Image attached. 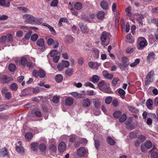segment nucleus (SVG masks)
Segmentation results:
<instances>
[{
	"instance_id": "nucleus-1",
	"label": "nucleus",
	"mask_w": 158,
	"mask_h": 158,
	"mask_svg": "<svg viewBox=\"0 0 158 158\" xmlns=\"http://www.w3.org/2000/svg\"><path fill=\"white\" fill-rule=\"evenodd\" d=\"M20 63L23 67L26 65L29 68H32L34 66V64L31 62L30 57L28 56L22 57L20 60Z\"/></svg>"
},
{
	"instance_id": "nucleus-2",
	"label": "nucleus",
	"mask_w": 158,
	"mask_h": 158,
	"mask_svg": "<svg viewBox=\"0 0 158 158\" xmlns=\"http://www.w3.org/2000/svg\"><path fill=\"white\" fill-rule=\"evenodd\" d=\"M32 74L35 77H39L40 78H43L46 76L44 71L42 69H39L38 70L36 69L33 70Z\"/></svg>"
},
{
	"instance_id": "nucleus-3",
	"label": "nucleus",
	"mask_w": 158,
	"mask_h": 158,
	"mask_svg": "<svg viewBox=\"0 0 158 158\" xmlns=\"http://www.w3.org/2000/svg\"><path fill=\"white\" fill-rule=\"evenodd\" d=\"M154 76V72L151 70L146 76L145 77V85H148L153 81V77Z\"/></svg>"
},
{
	"instance_id": "nucleus-4",
	"label": "nucleus",
	"mask_w": 158,
	"mask_h": 158,
	"mask_svg": "<svg viewBox=\"0 0 158 158\" xmlns=\"http://www.w3.org/2000/svg\"><path fill=\"white\" fill-rule=\"evenodd\" d=\"M23 19L25 20V22L27 23L32 24L34 23L35 17L29 14H25L23 16Z\"/></svg>"
},
{
	"instance_id": "nucleus-5",
	"label": "nucleus",
	"mask_w": 158,
	"mask_h": 158,
	"mask_svg": "<svg viewBox=\"0 0 158 158\" xmlns=\"http://www.w3.org/2000/svg\"><path fill=\"white\" fill-rule=\"evenodd\" d=\"M110 33L106 32H103L101 36V40L102 44L104 45L105 42L107 41H109L110 39Z\"/></svg>"
},
{
	"instance_id": "nucleus-6",
	"label": "nucleus",
	"mask_w": 158,
	"mask_h": 158,
	"mask_svg": "<svg viewBox=\"0 0 158 158\" xmlns=\"http://www.w3.org/2000/svg\"><path fill=\"white\" fill-rule=\"evenodd\" d=\"M77 155L80 157H84L86 154V151L83 147H80L77 151Z\"/></svg>"
},
{
	"instance_id": "nucleus-7",
	"label": "nucleus",
	"mask_w": 158,
	"mask_h": 158,
	"mask_svg": "<svg viewBox=\"0 0 158 158\" xmlns=\"http://www.w3.org/2000/svg\"><path fill=\"white\" fill-rule=\"evenodd\" d=\"M79 25L82 33L87 34L88 32L89 31L87 27L82 22L80 23H79Z\"/></svg>"
},
{
	"instance_id": "nucleus-8",
	"label": "nucleus",
	"mask_w": 158,
	"mask_h": 158,
	"mask_svg": "<svg viewBox=\"0 0 158 158\" xmlns=\"http://www.w3.org/2000/svg\"><path fill=\"white\" fill-rule=\"evenodd\" d=\"M36 44L39 46L42 47L43 51L45 50V47L44 46V39H39L36 41Z\"/></svg>"
},
{
	"instance_id": "nucleus-9",
	"label": "nucleus",
	"mask_w": 158,
	"mask_h": 158,
	"mask_svg": "<svg viewBox=\"0 0 158 158\" xmlns=\"http://www.w3.org/2000/svg\"><path fill=\"white\" fill-rule=\"evenodd\" d=\"M0 78L3 83H8L10 81L12 80L11 77H8L5 75H0Z\"/></svg>"
},
{
	"instance_id": "nucleus-10",
	"label": "nucleus",
	"mask_w": 158,
	"mask_h": 158,
	"mask_svg": "<svg viewBox=\"0 0 158 158\" xmlns=\"http://www.w3.org/2000/svg\"><path fill=\"white\" fill-rule=\"evenodd\" d=\"M88 65L90 68L96 69H98L99 66V64L93 61L89 62L88 63Z\"/></svg>"
},
{
	"instance_id": "nucleus-11",
	"label": "nucleus",
	"mask_w": 158,
	"mask_h": 158,
	"mask_svg": "<svg viewBox=\"0 0 158 158\" xmlns=\"http://www.w3.org/2000/svg\"><path fill=\"white\" fill-rule=\"evenodd\" d=\"M101 100L100 99L96 98L93 100V103L97 109L99 108L101 106Z\"/></svg>"
},
{
	"instance_id": "nucleus-12",
	"label": "nucleus",
	"mask_w": 158,
	"mask_h": 158,
	"mask_svg": "<svg viewBox=\"0 0 158 158\" xmlns=\"http://www.w3.org/2000/svg\"><path fill=\"white\" fill-rule=\"evenodd\" d=\"M8 150L5 148L0 149V157H3L8 155Z\"/></svg>"
},
{
	"instance_id": "nucleus-13",
	"label": "nucleus",
	"mask_w": 158,
	"mask_h": 158,
	"mask_svg": "<svg viewBox=\"0 0 158 158\" xmlns=\"http://www.w3.org/2000/svg\"><path fill=\"white\" fill-rule=\"evenodd\" d=\"M74 100L72 97H69L66 98L65 100V104L67 106H72Z\"/></svg>"
},
{
	"instance_id": "nucleus-14",
	"label": "nucleus",
	"mask_w": 158,
	"mask_h": 158,
	"mask_svg": "<svg viewBox=\"0 0 158 158\" xmlns=\"http://www.w3.org/2000/svg\"><path fill=\"white\" fill-rule=\"evenodd\" d=\"M66 149V145L65 143L61 142L59 144L58 150L60 152H63Z\"/></svg>"
},
{
	"instance_id": "nucleus-15",
	"label": "nucleus",
	"mask_w": 158,
	"mask_h": 158,
	"mask_svg": "<svg viewBox=\"0 0 158 158\" xmlns=\"http://www.w3.org/2000/svg\"><path fill=\"white\" fill-rule=\"evenodd\" d=\"M147 45V42L145 39L144 40H141L139 42V46L138 47V48L140 50H141Z\"/></svg>"
},
{
	"instance_id": "nucleus-16",
	"label": "nucleus",
	"mask_w": 158,
	"mask_h": 158,
	"mask_svg": "<svg viewBox=\"0 0 158 158\" xmlns=\"http://www.w3.org/2000/svg\"><path fill=\"white\" fill-rule=\"evenodd\" d=\"M90 102L88 98H86L83 100L82 106L85 107H89L90 106Z\"/></svg>"
},
{
	"instance_id": "nucleus-17",
	"label": "nucleus",
	"mask_w": 158,
	"mask_h": 158,
	"mask_svg": "<svg viewBox=\"0 0 158 158\" xmlns=\"http://www.w3.org/2000/svg\"><path fill=\"white\" fill-rule=\"evenodd\" d=\"M155 56V54L153 52H150L148 56L147 60L149 62H151L153 60Z\"/></svg>"
},
{
	"instance_id": "nucleus-18",
	"label": "nucleus",
	"mask_w": 158,
	"mask_h": 158,
	"mask_svg": "<svg viewBox=\"0 0 158 158\" xmlns=\"http://www.w3.org/2000/svg\"><path fill=\"white\" fill-rule=\"evenodd\" d=\"M0 5L4 7H9L10 6V2L7 0H0Z\"/></svg>"
},
{
	"instance_id": "nucleus-19",
	"label": "nucleus",
	"mask_w": 158,
	"mask_h": 158,
	"mask_svg": "<svg viewBox=\"0 0 158 158\" xmlns=\"http://www.w3.org/2000/svg\"><path fill=\"white\" fill-rule=\"evenodd\" d=\"M100 6L104 10L108 9L109 5L107 2L106 1H102L100 3Z\"/></svg>"
},
{
	"instance_id": "nucleus-20",
	"label": "nucleus",
	"mask_w": 158,
	"mask_h": 158,
	"mask_svg": "<svg viewBox=\"0 0 158 158\" xmlns=\"http://www.w3.org/2000/svg\"><path fill=\"white\" fill-rule=\"evenodd\" d=\"M99 80V77L97 75H93V76L89 79V81L94 83L98 82Z\"/></svg>"
},
{
	"instance_id": "nucleus-21",
	"label": "nucleus",
	"mask_w": 158,
	"mask_h": 158,
	"mask_svg": "<svg viewBox=\"0 0 158 158\" xmlns=\"http://www.w3.org/2000/svg\"><path fill=\"white\" fill-rule=\"evenodd\" d=\"M108 85H109V84L103 81H102L100 82H99L98 83V86L100 89H101V88L102 87H104Z\"/></svg>"
},
{
	"instance_id": "nucleus-22",
	"label": "nucleus",
	"mask_w": 158,
	"mask_h": 158,
	"mask_svg": "<svg viewBox=\"0 0 158 158\" xmlns=\"http://www.w3.org/2000/svg\"><path fill=\"white\" fill-rule=\"evenodd\" d=\"M107 141L110 145H114L115 144V141L110 136H108L107 138Z\"/></svg>"
},
{
	"instance_id": "nucleus-23",
	"label": "nucleus",
	"mask_w": 158,
	"mask_h": 158,
	"mask_svg": "<svg viewBox=\"0 0 158 158\" xmlns=\"http://www.w3.org/2000/svg\"><path fill=\"white\" fill-rule=\"evenodd\" d=\"M105 16V13L102 11H99L97 14V17L98 19H102Z\"/></svg>"
},
{
	"instance_id": "nucleus-24",
	"label": "nucleus",
	"mask_w": 158,
	"mask_h": 158,
	"mask_svg": "<svg viewBox=\"0 0 158 158\" xmlns=\"http://www.w3.org/2000/svg\"><path fill=\"white\" fill-rule=\"evenodd\" d=\"M73 68H69L66 69L65 71L66 75L68 76H70L73 74Z\"/></svg>"
},
{
	"instance_id": "nucleus-25",
	"label": "nucleus",
	"mask_w": 158,
	"mask_h": 158,
	"mask_svg": "<svg viewBox=\"0 0 158 158\" xmlns=\"http://www.w3.org/2000/svg\"><path fill=\"white\" fill-rule=\"evenodd\" d=\"M16 151L19 153L23 155L24 153V150L23 147L21 146H16Z\"/></svg>"
},
{
	"instance_id": "nucleus-26",
	"label": "nucleus",
	"mask_w": 158,
	"mask_h": 158,
	"mask_svg": "<svg viewBox=\"0 0 158 158\" xmlns=\"http://www.w3.org/2000/svg\"><path fill=\"white\" fill-rule=\"evenodd\" d=\"M38 148V143L36 142L34 143L31 144V148L33 151L37 150Z\"/></svg>"
},
{
	"instance_id": "nucleus-27",
	"label": "nucleus",
	"mask_w": 158,
	"mask_h": 158,
	"mask_svg": "<svg viewBox=\"0 0 158 158\" xmlns=\"http://www.w3.org/2000/svg\"><path fill=\"white\" fill-rule=\"evenodd\" d=\"M18 88L17 85L15 83L11 84L10 86V89L12 91H16L17 90Z\"/></svg>"
},
{
	"instance_id": "nucleus-28",
	"label": "nucleus",
	"mask_w": 158,
	"mask_h": 158,
	"mask_svg": "<svg viewBox=\"0 0 158 158\" xmlns=\"http://www.w3.org/2000/svg\"><path fill=\"white\" fill-rule=\"evenodd\" d=\"M63 79V77L60 74L57 75L55 77V80L57 83L61 82Z\"/></svg>"
},
{
	"instance_id": "nucleus-29",
	"label": "nucleus",
	"mask_w": 158,
	"mask_h": 158,
	"mask_svg": "<svg viewBox=\"0 0 158 158\" xmlns=\"http://www.w3.org/2000/svg\"><path fill=\"white\" fill-rule=\"evenodd\" d=\"M128 108L129 110L132 112L137 114L139 112L138 110L133 106H128Z\"/></svg>"
},
{
	"instance_id": "nucleus-30",
	"label": "nucleus",
	"mask_w": 158,
	"mask_h": 158,
	"mask_svg": "<svg viewBox=\"0 0 158 158\" xmlns=\"http://www.w3.org/2000/svg\"><path fill=\"white\" fill-rule=\"evenodd\" d=\"M93 53L95 58L97 59L99 57V51L98 49H94L93 50Z\"/></svg>"
},
{
	"instance_id": "nucleus-31",
	"label": "nucleus",
	"mask_w": 158,
	"mask_h": 158,
	"mask_svg": "<svg viewBox=\"0 0 158 158\" xmlns=\"http://www.w3.org/2000/svg\"><path fill=\"white\" fill-rule=\"evenodd\" d=\"M122 115V112L121 111L118 110L115 112L113 114V116L115 118H118Z\"/></svg>"
},
{
	"instance_id": "nucleus-32",
	"label": "nucleus",
	"mask_w": 158,
	"mask_h": 158,
	"mask_svg": "<svg viewBox=\"0 0 158 158\" xmlns=\"http://www.w3.org/2000/svg\"><path fill=\"white\" fill-rule=\"evenodd\" d=\"M145 147L147 149H150L152 147V143L150 141H146L144 143Z\"/></svg>"
},
{
	"instance_id": "nucleus-33",
	"label": "nucleus",
	"mask_w": 158,
	"mask_h": 158,
	"mask_svg": "<svg viewBox=\"0 0 158 158\" xmlns=\"http://www.w3.org/2000/svg\"><path fill=\"white\" fill-rule=\"evenodd\" d=\"M74 7L75 9L77 10H80L82 7V5L81 3L79 2H77L75 3Z\"/></svg>"
},
{
	"instance_id": "nucleus-34",
	"label": "nucleus",
	"mask_w": 158,
	"mask_h": 158,
	"mask_svg": "<svg viewBox=\"0 0 158 158\" xmlns=\"http://www.w3.org/2000/svg\"><path fill=\"white\" fill-rule=\"evenodd\" d=\"M118 93L121 98L123 99H124L125 94V91L122 89H119L118 90Z\"/></svg>"
},
{
	"instance_id": "nucleus-35",
	"label": "nucleus",
	"mask_w": 158,
	"mask_h": 158,
	"mask_svg": "<svg viewBox=\"0 0 158 158\" xmlns=\"http://www.w3.org/2000/svg\"><path fill=\"white\" fill-rule=\"evenodd\" d=\"M6 36V40H7V42H12L13 41V37L11 34H8Z\"/></svg>"
},
{
	"instance_id": "nucleus-36",
	"label": "nucleus",
	"mask_w": 158,
	"mask_h": 158,
	"mask_svg": "<svg viewBox=\"0 0 158 158\" xmlns=\"http://www.w3.org/2000/svg\"><path fill=\"white\" fill-rule=\"evenodd\" d=\"M70 94L73 97L77 98H81L82 97L81 94L77 92H72L70 93Z\"/></svg>"
},
{
	"instance_id": "nucleus-37",
	"label": "nucleus",
	"mask_w": 158,
	"mask_h": 158,
	"mask_svg": "<svg viewBox=\"0 0 158 158\" xmlns=\"http://www.w3.org/2000/svg\"><path fill=\"white\" fill-rule=\"evenodd\" d=\"M49 151L50 152H55L56 151V147L53 144L51 145L49 147Z\"/></svg>"
},
{
	"instance_id": "nucleus-38",
	"label": "nucleus",
	"mask_w": 158,
	"mask_h": 158,
	"mask_svg": "<svg viewBox=\"0 0 158 158\" xmlns=\"http://www.w3.org/2000/svg\"><path fill=\"white\" fill-rule=\"evenodd\" d=\"M30 89L31 91H32V92L34 94H38L40 91V88L39 87H37L35 88H31Z\"/></svg>"
},
{
	"instance_id": "nucleus-39",
	"label": "nucleus",
	"mask_w": 158,
	"mask_h": 158,
	"mask_svg": "<svg viewBox=\"0 0 158 158\" xmlns=\"http://www.w3.org/2000/svg\"><path fill=\"white\" fill-rule=\"evenodd\" d=\"M34 23L39 25L42 22V19L41 18H35V17Z\"/></svg>"
},
{
	"instance_id": "nucleus-40",
	"label": "nucleus",
	"mask_w": 158,
	"mask_h": 158,
	"mask_svg": "<svg viewBox=\"0 0 158 158\" xmlns=\"http://www.w3.org/2000/svg\"><path fill=\"white\" fill-rule=\"evenodd\" d=\"M146 106L148 109H150L152 105V101L151 99H148L146 102Z\"/></svg>"
},
{
	"instance_id": "nucleus-41",
	"label": "nucleus",
	"mask_w": 158,
	"mask_h": 158,
	"mask_svg": "<svg viewBox=\"0 0 158 158\" xmlns=\"http://www.w3.org/2000/svg\"><path fill=\"white\" fill-rule=\"evenodd\" d=\"M137 139H138L141 142L143 143L146 139V137L143 135H140L138 136Z\"/></svg>"
},
{
	"instance_id": "nucleus-42",
	"label": "nucleus",
	"mask_w": 158,
	"mask_h": 158,
	"mask_svg": "<svg viewBox=\"0 0 158 158\" xmlns=\"http://www.w3.org/2000/svg\"><path fill=\"white\" fill-rule=\"evenodd\" d=\"M9 69L11 72L14 71L16 69V66L14 64H11L9 66Z\"/></svg>"
},
{
	"instance_id": "nucleus-43",
	"label": "nucleus",
	"mask_w": 158,
	"mask_h": 158,
	"mask_svg": "<svg viewBox=\"0 0 158 158\" xmlns=\"http://www.w3.org/2000/svg\"><path fill=\"white\" fill-rule=\"evenodd\" d=\"M33 136L32 134L30 132L27 133L25 135L26 139L28 140H31Z\"/></svg>"
},
{
	"instance_id": "nucleus-44",
	"label": "nucleus",
	"mask_w": 158,
	"mask_h": 158,
	"mask_svg": "<svg viewBox=\"0 0 158 158\" xmlns=\"http://www.w3.org/2000/svg\"><path fill=\"white\" fill-rule=\"evenodd\" d=\"M139 62L140 59H137L135 60L134 62L130 64V66L131 67H135L137 64L139 63Z\"/></svg>"
},
{
	"instance_id": "nucleus-45",
	"label": "nucleus",
	"mask_w": 158,
	"mask_h": 158,
	"mask_svg": "<svg viewBox=\"0 0 158 158\" xmlns=\"http://www.w3.org/2000/svg\"><path fill=\"white\" fill-rule=\"evenodd\" d=\"M112 100V98L110 96L107 97L105 99V103L108 104H110Z\"/></svg>"
},
{
	"instance_id": "nucleus-46",
	"label": "nucleus",
	"mask_w": 158,
	"mask_h": 158,
	"mask_svg": "<svg viewBox=\"0 0 158 158\" xmlns=\"http://www.w3.org/2000/svg\"><path fill=\"white\" fill-rule=\"evenodd\" d=\"M39 149L41 152H44L45 151L46 147L44 143H41L39 146Z\"/></svg>"
},
{
	"instance_id": "nucleus-47",
	"label": "nucleus",
	"mask_w": 158,
	"mask_h": 158,
	"mask_svg": "<svg viewBox=\"0 0 158 158\" xmlns=\"http://www.w3.org/2000/svg\"><path fill=\"white\" fill-rule=\"evenodd\" d=\"M127 118V116L125 114H123L121 117L119 119V122L122 123L124 122Z\"/></svg>"
},
{
	"instance_id": "nucleus-48",
	"label": "nucleus",
	"mask_w": 158,
	"mask_h": 158,
	"mask_svg": "<svg viewBox=\"0 0 158 158\" xmlns=\"http://www.w3.org/2000/svg\"><path fill=\"white\" fill-rule=\"evenodd\" d=\"M38 35L37 34H34L31 36V40L33 41H35L38 38Z\"/></svg>"
},
{
	"instance_id": "nucleus-49",
	"label": "nucleus",
	"mask_w": 158,
	"mask_h": 158,
	"mask_svg": "<svg viewBox=\"0 0 158 158\" xmlns=\"http://www.w3.org/2000/svg\"><path fill=\"white\" fill-rule=\"evenodd\" d=\"M94 146L97 149H98L100 145V142L97 139H94Z\"/></svg>"
},
{
	"instance_id": "nucleus-50",
	"label": "nucleus",
	"mask_w": 158,
	"mask_h": 158,
	"mask_svg": "<svg viewBox=\"0 0 158 158\" xmlns=\"http://www.w3.org/2000/svg\"><path fill=\"white\" fill-rule=\"evenodd\" d=\"M129 65V64H120L119 66L121 69L123 70L125 69V68L128 66Z\"/></svg>"
},
{
	"instance_id": "nucleus-51",
	"label": "nucleus",
	"mask_w": 158,
	"mask_h": 158,
	"mask_svg": "<svg viewBox=\"0 0 158 158\" xmlns=\"http://www.w3.org/2000/svg\"><path fill=\"white\" fill-rule=\"evenodd\" d=\"M109 85L106 86V88H104V91L106 93L109 94H111L112 93V91L111 90L109 86Z\"/></svg>"
},
{
	"instance_id": "nucleus-52",
	"label": "nucleus",
	"mask_w": 158,
	"mask_h": 158,
	"mask_svg": "<svg viewBox=\"0 0 158 158\" xmlns=\"http://www.w3.org/2000/svg\"><path fill=\"white\" fill-rule=\"evenodd\" d=\"M129 136L131 139H133L135 138L137 136V135L135 132L133 131L130 133Z\"/></svg>"
},
{
	"instance_id": "nucleus-53",
	"label": "nucleus",
	"mask_w": 158,
	"mask_h": 158,
	"mask_svg": "<svg viewBox=\"0 0 158 158\" xmlns=\"http://www.w3.org/2000/svg\"><path fill=\"white\" fill-rule=\"evenodd\" d=\"M58 54V51L56 50H53L50 52V54L51 56L53 57L55 55H56Z\"/></svg>"
},
{
	"instance_id": "nucleus-54",
	"label": "nucleus",
	"mask_w": 158,
	"mask_h": 158,
	"mask_svg": "<svg viewBox=\"0 0 158 158\" xmlns=\"http://www.w3.org/2000/svg\"><path fill=\"white\" fill-rule=\"evenodd\" d=\"M62 63L64 67H65V68H68L69 65V62L67 60H63L62 61Z\"/></svg>"
},
{
	"instance_id": "nucleus-55",
	"label": "nucleus",
	"mask_w": 158,
	"mask_h": 158,
	"mask_svg": "<svg viewBox=\"0 0 158 158\" xmlns=\"http://www.w3.org/2000/svg\"><path fill=\"white\" fill-rule=\"evenodd\" d=\"M151 158H158V153L157 152H153L151 155Z\"/></svg>"
},
{
	"instance_id": "nucleus-56",
	"label": "nucleus",
	"mask_w": 158,
	"mask_h": 158,
	"mask_svg": "<svg viewBox=\"0 0 158 158\" xmlns=\"http://www.w3.org/2000/svg\"><path fill=\"white\" fill-rule=\"evenodd\" d=\"M131 7L129 6L125 10L126 12L127 13V15L129 17H130L131 15Z\"/></svg>"
},
{
	"instance_id": "nucleus-57",
	"label": "nucleus",
	"mask_w": 158,
	"mask_h": 158,
	"mask_svg": "<svg viewBox=\"0 0 158 158\" xmlns=\"http://www.w3.org/2000/svg\"><path fill=\"white\" fill-rule=\"evenodd\" d=\"M64 68V67L61 63H59L58 64L57 66V68L59 71H61Z\"/></svg>"
},
{
	"instance_id": "nucleus-58",
	"label": "nucleus",
	"mask_w": 158,
	"mask_h": 158,
	"mask_svg": "<svg viewBox=\"0 0 158 158\" xmlns=\"http://www.w3.org/2000/svg\"><path fill=\"white\" fill-rule=\"evenodd\" d=\"M52 101L54 103H57L59 102V98L56 96H54Z\"/></svg>"
},
{
	"instance_id": "nucleus-59",
	"label": "nucleus",
	"mask_w": 158,
	"mask_h": 158,
	"mask_svg": "<svg viewBox=\"0 0 158 158\" xmlns=\"http://www.w3.org/2000/svg\"><path fill=\"white\" fill-rule=\"evenodd\" d=\"M35 114L38 117H40L42 115V114L40 111L37 109H36L35 110Z\"/></svg>"
},
{
	"instance_id": "nucleus-60",
	"label": "nucleus",
	"mask_w": 158,
	"mask_h": 158,
	"mask_svg": "<svg viewBox=\"0 0 158 158\" xmlns=\"http://www.w3.org/2000/svg\"><path fill=\"white\" fill-rule=\"evenodd\" d=\"M6 40V36H3L0 37V41L2 43H5Z\"/></svg>"
},
{
	"instance_id": "nucleus-61",
	"label": "nucleus",
	"mask_w": 158,
	"mask_h": 158,
	"mask_svg": "<svg viewBox=\"0 0 158 158\" xmlns=\"http://www.w3.org/2000/svg\"><path fill=\"white\" fill-rule=\"evenodd\" d=\"M32 33V31L31 30H29L28 32L26 33L25 38L26 39H29Z\"/></svg>"
},
{
	"instance_id": "nucleus-62",
	"label": "nucleus",
	"mask_w": 158,
	"mask_h": 158,
	"mask_svg": "<svg viewBox=\"0 0 158 158\" xmlns=\"http://www.w3.org/2000/svg\"><path fill=\"white\" fill-rule=\"evenodd\" d=\"M119 81L118 78H114L112 81V83L113 86H115L117 84V82Z\"/></svg>"
},
{
	"instance_id": "nucleus-63",
	"label": "nucleus",
	"mask_w": 158,
	"mask_h": 158,
	"mask_svg": "<svg viewBox=\"0 0 158 158\" xmlns=\"http://www.w3.org/2000/svg\"><path fill=\"white\" fill-rule=\"evenodd\" d=\"M54 42V40L51 38H49L47 40V44L48 45H51Z\"/></svg>"
},
{
	"instance_id": "nucleus-64",
	"label": "nucleus",
	"mask_w": 158,
	"mask_h": 158,
	"mask_svg": "<svg viewBox=\"0 0 158 158\" xmlns=\"http://www.w3.org/2000/svg\"><path fill=\"white\" fill-rule=\"evenodd\" d=\"M5 98L8 100L11 98V94L10 92H7L5 94Z\"/></svg>"
}]
</instances>
